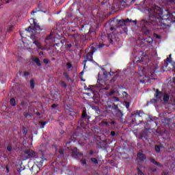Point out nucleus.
I'll return each mask as SVG.
<instances>
[{"instance_id":"obj_1","label":"nucleus","mask_w":175,"mask_h":175,"mask_svg":"<svg viewBox=\"0 0 175 175\" xmlns=\"http://www.w3.org/2000/svg\"><path fill=\"white\" fill-rule=\"evenodd\" d=\"M149 16L140 21V25L146 29H163L167 32L170 29V26L163 23V19H161L163 12L162 8L150 4L146 7Z\"/></svg>"},{"instance_id":"obj_2","label":"nucleus","mask_w":175,"mask_h":175,"mask_svg":"<svg viewBox=\"0 0 175 175\" xmlns=\"http://www.w3.org/2000/svg\"><path fill=\"white\" fill-rule=\"evenodd\" d=\"M29 23L31 26H29L26 31L30 33V38L32 39V40L39 39V33H40L42 29H40V27L38 25V23H36V19L31 18Z\"/></svg>"},{"instance_id":"obj_3","label":"nucleus","mask_w":175,"mask_h":175,"mask_svg":"<svg viewBox=\"0 0 175 175\" xmlns=\"http://www.w3.org/2000/svg\"><path fill=\"white\" fill-rule=\"evenodd\" d=\"M154 71V70H148L146 72V68L144 67H139L138 76L139 77H153Z\"/></svg>"},{"instance_id":"obj_4","label":"nucleus","mask_w":175,"mask_h":175,"mask_svg":"<svg viewBox=\"0 0 175 175\" xmlns=\"http://www.w3.org/2000/svg\"><path fill=\"white\" fill-rule=\"evenodd\" d=\"M105 85H107V82L105 81V80L99 79L97 81L96 86L98 88H102L105 87Z\"/></svg>"},{"instance_id":"obj_5","label":"nucleus","mask_w":175,"mask_h":175,"mask_svg":"<svg viewBox=\"0 0 175 175\" xmlns=\"http://www.w3.org/2000/svg\"><path fill=\"white\" fill-rule=\"evenodd\" d=\"M94 55V52H90L86 55V59L83 62L84 64V68H85V64L88 62V61L91 62L92 61V55Z\"/></svg>"},{"instance_id":"obj_6","label":"nucleus","mask_w":175,"mask_h":175,"mask_svg":"<svg viewBox=\"0 0 175 175\" xmlns=\"http://www.w3.org/2000/svg\"><path fill=\"white\" fill-rule=\"evenodd\" d=\"M88 90L89 91H90V93H87L86 94L88 95V96H91V94H92L93 96H95V95H96V94H98L97 92H96L94 90V87L93 86H90V88H88Z\"/></svg>"},{"instance_id":"obj_7","label":"nucleus","mask_w":175,"mask_h":175,"mask_svg":"<svg viewBox=\"0 0 175 175\" xmlns=\"http://www.w3.org/2000/svg\"><path fill=\"white\" fill-rule=\"evenodd\" d=\"M25 154L28 155L29 158H33L36 157V153L31 150H27L25 151Z\"/></svg>"},{"instance_id":"obj_8","label":"nucleus","mask_w":175,"mask_h":175,"mask_svg":"<svg viewBox=\"0 0 175 175\" xmlns=\"http://www.w3.org/2000/svg\"><path fill=\"white\" fill-rule=\"evenodd\" d=\"M143 61H144V57H135L134 59V62H136V64H140Z\"/></svg>"},{"instance_id":"obj_9","label":"nucleus","mask_w":175,"mask_h":175,"mask_svg":"<svg viewBox=\"0 0 175 175\" xmlns=\"http://www.w3.org/2000/svg\"><path fill=\"white\" fill-rule=\"evenodd\" d=\"M119 23H123L124 24H126V23H135L136 24L137 21L129 20V18H127L126 20L122 19V20L119 21Z\"/></svg>"},{"instance_id":"obj_10","label":"nucleus","mask_w":175,"mask_h":175,"mask_svg":"<svg viewBox=\"0 0 175 175\" xmlns=\"http://www.w3.org/2000/svg\"><path fill=\"white\" fill-rule=\"evenodd\" d=\"M137 158L139 161H144L146 159V156L143 153L139 152L137 154Z\"/></svg>"},{"instance_id":"obj_11","label":"nucleus","mask_w":175,"mask_h":175,"mask_svg":"<svg viewBox=\"0 0 175 175\" xmlns=\"http://www.w3.org/2000/svg\"><path fill=\"white\" fill-rule=\"evenodd\" d=\"M33 44H36V46L40 50H43V48H42V46L40 45V42L38 41V40H35L33 41Z\"/></svg>"},{"instance_id":"obj_12","label":"nucleus","mask_w":175,"mask_h":175,"mask_svg":"<svg viewBox=\"0 0 175 175\" xmlns=\"http://www.w3.org/2000/svg\"><path fill=\"white\" fill-rule=\"evenodd\" d=\"M72 155L75 158H77L79 157V150H77L76 148H74V150H72Z\"/></svg>"},{"instance_id":"obj_13","label":"nucleus","mask_w":175,"mask_h":175,"mask_svg":"<svg viewBox=\"0 0 175 175\" xmlns=\"http://www.w3.org/2000/svg\"><path fill=\"white\" fill-rule=\"evenodd\" d=\"M36 161L37 162V163H38V166H42L44 160L42 159H37Z\"/></svg>"},{"instance_id":"obj_14","label":"nucleus","mask_w":175,"mask_h":175,"mask_svg":"<svg viewBox=\"0 0 175 175\" xmlns=\"http://www.w3.org/2000/svg\"><path fill=\"white\" fill-rule=\"evenodd\" d=\"M33 61L38 65V66H40L41 64H40V60H39V58L34 57L33 58Z\"/></svg>"},{"instance_id":"obj_15","label":"nucleus","mask_w":175,"mask_h":175,"mask_svg":"<svg viewBox=\"0 0 175 175\" xmlns=\"http://www.w3.org/2000/svg\"><path fill=\"white\" fill-rule=\"evenodd\" d=\"M144 42H145V43H152V39L150 37H148L144 40Z\"/></svg>"},{"instance_id":"obj_16","label":"nucleus","mask_w":175,"mask_h":175,"mask_svg":"<svg viewBox=\"0 0 175 175\" xmlns=\"http://www.w3.org/2000/svg\"><path fill=\"white\" fill-rule=\"evenodd\" d=\"M30 88H31V90H33V88H35V81L33 79H31L30 81Z\"/></svg>"},{"instance_id":"obj_17","label":"nucleus","mask_w":175,"mask_h":175,"mask_svg":"<svg viewBox=\"0 0 175 175\" xmlns=\"http://www.w3.org/2000/svg\"><path fill=\"white\" fill-rule=\"evenodd\" d=\"M163 99L164 102H169V95L164 94Z\"/></svg>"},{"instance_id":"obj_18","label":"nucleus","mask_w":175,"mask_h":175,"mask_svg":"<svg viewBox=\"0 0 175 175\" xmlns=\"http://www.w3.org/2000/svg\"><path fill=\"white\" fill-rule=\"evenodd\" d=\"M14 27V26L13 25H10L8 28H7V31L8 32H12V31H13V28Z\"/></svg>"},{"instance_id":"obj_19","label":"nucleus","mask_w":175,"mask_h":175,"mask_svg":"<svg viewBox=\"0 0 175 175\" xmlns=\"http://www.w3.org/2000/svg\"><path fill=\"white\" fill-rule=\"evenodd\" d=\"M10 102L12 106H16V100L14 98H11Z\"/></svg>"},{"instance_id":"obj_20","label":"nucleus","mask_w":175,"mask_h":175,"mask_svg":"<svg viewBox=\"0 0 175 175\" xmlns=\"http://www.w3.org/2000/svg\"><path fill=\"white\" fill-rule=\"evenodd\" d=\"M72 38H73V39H75V40H77V39L79 38V34L75 33V34H72L71 35Z\"/></svg>"},{"instance_id":"obj_21","label":"nucleus","mask_w":175,"mask_h":175,"mask_svg":"<svg viewBox=\"0 0 175 175\" xmlns=\"http://www.w3.org/2000/svg\"><path fill=\"white\" fill-rule=\"evenodd\" d=\"M91 161L95 165H98V160L96 158H92Z\"/></svg>"},{"instance_id":"obj_22","label":"nucleus","mask_w":175,"mask_h":175,"mask_svg":"<svg viewBox=\"0 0 175 175\" xmlns=\"http://www.w3.org/2000/svg\"><path fill=\"white\" fill-rule=\"evenodd\" d=\"M157 94H156V98H157V99H161V97L159 96V94H161V92H159V90H156Z\"/></svg>"},{"instance_id":"obj_23","label":"nucleus","mask_w":175,"mask_h":175,"mask_svg":"<svg viewBox=\"0 0 175 175\" xmlns=\"http://www.w3.org/2000/svg\"><path fill=\"white\" fill-rule=\"evenodd\" d=\"M150 162H152V163H154V165H157V166H160L159 163L152 159H150Z\"/></svg>"},{"instance_id":"obj_24","label":"nucleus","mask_w":175,"mask_h":175,"mask_svg":"<svg viewBox=\"0 0 175 175\" xmlns=\"http://www.w3.org/2000/svg\"><path fill=\"white\" fill-rule=\"evenodd\" d=\"M172 2H174V0H164V3H165V5L167 3H172Z\"/></svg>"},{"instance_id":"obj_25","label":"nucleus","mask_w":175,"mask_h":175,"mask_svg":"<svg viewBox=\"0 0 175 175\" xmlns=\"http://www.w3.org/2000/svg\"><path fill=\"white\" fill-rule=\"evenodd\" d=\"M170 18H173L174 20H175V12L170 14Z\"/></svg>"},{"instance_id":"obj_26","label":"nucleus","mask_w":175,"mask_h":175,"mask_svg":"<svg viewBox=\"0 0 175 175\" xmlns=\"http://www.w3.org/2000/svg\"><path fill=\"white\" fill-rule=\"evenodd\" d=\"M155 151L157 152H159L161 151V148H159V146H156L155 147Z\"/></svg>"},{"instance_id":"obj_27","label":"nucleus","mask_w":175,"mask_h":175,"mask_svg":"<svg viewBox=\"0 0 175 175\" xmlns=\"http://www.w3.org/2000/svg\"><path fill=\"white\" fill-rule=\"evenodd\" d=\"M114 92L113 90H111L109 94H108V96H112V95H114Z\"/></svg>"},{"instance_id":"obj_28","label":"nucleus","mask_w":175,"mask_h":175,"mask_svg":"<svg viewBox=\"0 0 175 175\" xmlns=\"http://www.w3.org/2000/svg\"><path fill=\"white\" fill-rule=\"evenodd\" d=\"M113 100H114L115 102H120V98H118L114 96V97H113Z\"/></svg>"},{"instance_id":"obj_29","label":"nucleus","mask_w":175,"mask_h":175,"mask_svg":"<svg viewBox=\"0 0 175 175\" xmlns=\"http://www.w3.org/2000/svg\"><path fill=\"white\" fill-rule=\"evenodd\" d=\"M87 116V112H85V111H83V113H82V117L84 118H85Z\"/></svg>"},{"instance_id":"obj_30","label":"nucleus","mask_w":175,"mask_h":175,"mask_svg":"<svg viewBox=\"0 0 175 175\" xmlns=\"http://www.w3.org/2000/svg\"><path fill=\"white\" fill-rule=\"evenodd\" d=\"M8 151H12V146H8L7 148Z\"/></svg>"},{"instance_id":"obj_31","label":"nucleus","mask_w":175,"mask_h":175,"mask_svg":"<svg viewBox=\"0 0 175 175\" xmlns=\"http://www.w3.org/2000/svg\"><path fill=\"white\" fill-rule=\"evenodd\" d=\"M67 68H68V69H70V68H72V64H70V63H68Z\"/></svg>"},{"instance_id":"obj_32","label":"nucleus","mask_w":175,"mask_h":175,"mask_svg":"<svg viewBox=\"0 0 175 175\" xmlns=\"http://www.w3.org/2000/svg\"><path fill=\"white\" fill-rule=\"evenodd\" d=\"M61 85L62 87H66V83H65L64 81H62Z\"/></svg>"},{"instance_id":"obj_33","label":"nucleus","mask_w":175,"mask_h":175,"mask_svg":"<svg viewBox=\"0 0 175 175\" xmlns=\"http://www.w3.org/2000/svg\"><path fill=\"white\" fill-rule=\"evenodd\" d=\"M41 124L42 125V128H44V125H46V124H47V122H43Z\"/></svg>"},{"instance_id":"obj_34","label":"nucleus","mask_w":175,"mask_h":175,"mask_svg":"<svg viewBox=\"0 0 175 175\" xmlns=\"http://www.w3.org/2000/svg\"><path fill=\"white\" fill-rule=\"evenodd\" d=\"M120 5H122V6H125V1H120Z\"/></svg>"},{"instance_id":"obj_35","label":"nucleus","mask_w":175,"mask_h":175,"mask_svg":"<svg viewBox=\"0 0 175 175\" xmlns=\"http://www.w3.org/2000/svg\"><path fill=\"white\" fill-rule=\"evenodd\" d=\"M81 165H85V163H86L85 160H82L81 161Z\"/></svg>"},{"instance_id":"obj_36","label":"nucleus","mask_w":175,"mask_h":175,"mask_svg":"<svg viewBox=\"0 0 175 175\" xmlns=\"http://www.w3.org/2000/svg\"><path fill=\"white\" fill-rule=\"evenodd\" d=\"M111 135L112 136H116V132L111 131Z\"/></svg>"},{"instance_id":"obj_37","label":"nucleus","mask_w":175,"mask_h":175,"mask_svg":"<svg viewBox=\"0 0 175 175\" xmlns=\"http://www.w3.org/2000/svg\"><path fill=\"white\" fill-rule=\"evenodd\" d=\"M66 46L68 47L69 49H70V47H72V44H67Z\"/></svg>"},{"instance_id":"obj_38","label":"nucleus","mask_w":175,"mask_h":175,"mask_svg":"<svg viewBox=\"0 0 175 175\" xmlns=\"http://www.w3.org/2000/svg\"><path fill=\"white\" fill-rule=\"evenodd\" d=\"M55 107H57V105L55 104L52 105V109H55Z\"/></svg>"},{"instance_id":"obj_39","label":"nucleus","mask_w":175,"mask_h":175,"mask_svg":"<svg viewBox=\"0 0 175 175\" xmlns=\"http://www.w3.org/2000/svg\"><path fill=\"white\" fill-rule=\"evenodd\" d=\"M44 62L45 64H49V61H47V59H44Z\"/></svg>"},{"instance_id":"obj_40","label":"nucleus","mask_w":175,"mask_h":175,"mask_svg":"<svg viewBox=\"0 0 175 175\" xmlns=\"http://www.w3.org/2000/svg\"><path fill=\"white\" fill-rule=\"evenodd\" d=\"M50 39H51V36H48V37L46 38V40H50Z\"/></svg>"},{"instance_id":"obj_41","label":"nucleus","mask_w":175,"mask_h":175,"mask_svg":"<svg viewBox=\"0 0 175 175\" xmlns=\"http://www.w3.org/2000/svg\"><path fill=\"white\" fill-rule=\"evenodd\" d=\"M156 38H157V39H161V36H158V35H156Z\"/></svg>"},{"instance_id":"obj_42","label":"nucleus","mask_w":175,"mask_h":175,"mask_svg":"<svg viewBox=\"0 0 175 175\" xmlns=\"http://www.w3.org/2000/svg\"><path fill=\"white\" fill-rule=\"evenodd\" d=\"M25 76H29V72H25Z\"/></svg>"},{"instance_id":"obj_43","label":"nucleus","mask_w":175,"mask_h":175,"mask_svg":"<svg viewBox=\"0 0 175 175\" xmlns=\"http://www.w3.org/2000/svg\"><path fill=\"white\" fill-rule=\"evenodd\" d=\"M39 55H43V52H42V51L40 52Z\"/></svg>"},{"instance_id":"obj_44","label":"nucleus","mask_w":175,"mask_h":175,"mask_svg":"<svg viewBox=\"0 0 175 175\" xmlns=\"http://www.w3.org/2000/svg\"><path fill=\"white\" fill-rule=\"evenodd\" d=\"M6 170H7V173H9V168L8 167H6Z\"/></svg>"},{"instance_id":"obj_45","label":"nucleus","mask_w":175,"mask_h":175,"mask_svg":"<svg viewBox=\"0 0 175 175\" xmlns=\"http://www.w3.org/2000/svg\"><path fill=\"white\" fill-rule=\"evenodd\" d=\"M36 12H37V11H32L31 14H32V13H36Z\"/></svg>"},{"instance_id":"obj_46","label":"nucleus","mask_w":175,"mask_h":175,"mask_svg":"<svg viewBox=\"0 0 175 175\" xmlns=\"http://www.w3.org/2000/svg\"><path fill=\"white\" fill-rule=\"evenodd\" d=\"M104 89L109 90V87H105Z\"/></svg>"},{"instance_id":"obj_47","label":"nucleus","mask_w":175,"mask_h":175,"mask_svg":"<svg viewBox=\"0 0 175 175\" xmlns=\"http://www.w3.org/2000/svg\"><path fill=\"white\" fill-rule=\"evenodd\" d=\"M100 47H103L102 45H98V48L100 49Z\"/></svg>"},{"instance_id":"obj_48","label":"nucleus","mask_w":175,"mask_h":175,"mask_svg":"<svg viewBox=\"0 0 175 175\" xmlns=\"http://www.w3.org/2000/svg\"><path fill=\"white\" fill-rule=\"evenodd\" d=\"M167 59L169 61V62H170V59H169V57H167Z\"/></svg>"},{"instance_id":"obj_49","label":"nucleus","mask_w":175,"mask_h":175,"mask_svg":"<svg viewBox=\"0 0 175 175\" xmlns=\"http://www.w3.org/2000/svg\"><path fill=\"white\" fill-rule=\"evenodd\" d=\"M114 29V28L111 27V31H113Z\"/></svg>"},{"instance_id":"obj_50","label":"nucleus","mask_w":175,"mask_h":175,"mask_svg":"<svg viewBox=\"0 0 175 175\" xmlns=\"http://www.w3.org/2000/svg\"><path fill=\"white\" fill-rule=\"evenodd\" d=\"M174 84H175V78H174Z\"/></svg>"},{"instance_id":"obj_51","label":"nucleus","mask_w":175,"mask_h":175,"mask_svg":"<svg viewBox=\"0 0 175 175\" xmlns=\"http://www.w3.org/2000/svg\"><path fill=\"white\" fill-rule=\"evenodd\" d=\"M124 94H125L126 95H127L126 92H124Z\"/></svg>"},{"instance_id":"obj_52","label":"nucleus","mask_w":175,"mask_h":175,"mask_svg":"<svg viewBox=\"0 0 175 175\" xmlns=\"http://www.w3.org/2000/svg\"><path fill=\"white\" fill-rule=\"evenodd\" d=\"M111 81H115V80H114V79H112Z\"/></svg>"},{"instance_id":"obj_53","label":"nucleus","mask_w":175,"mask_h":175,"mask_svg":"<svg viewBox=\"0 0 175 175\" xmlns=\"http://www.w3.org/2000/svg\"><path fill=\"white\" fill-rule=\"evenodd\" d=\"M38 116H40V113H38Z\"/></svg>"},{"instance_id":"obj_54","label":"nucleus","mask_w":175,"mask_h":175,"mask_svg":"<svg viewBox=\"0 0 175 175\" xmlns=\"http://www.w3.org/2000/svg\"><path fill=\"white\" fill-rule=\"evenodd\" d=\"M140 53V54H143V52H139Z\"/></svg>"},{"instance_id":"obj_55","label":"nucleus","mask_w":175,"mask_h":175,"mask_svg":"<svg viewBox=\"0 0 175 175\" xmlns=\"http://www.w3.org/2000/svg\"><path fill=\"white\" fill-rule=\"evenodd\" d=\"M117 79V77H114V79Z\"/></svg>"},{"instance_id":"obj_56","label":"nucleus","mask_w":175,"mask_h":175,"mask_svg":"<svg viewBox=\"0 0 175 175\" xmlns=\"http://www.w3.org/2000/svg\"><path fill=\"white\" fill-rule=\"evenodd\" d=\"M170 57H172V55H170Z\"/></svg>"},{"instance_id":"obj_57","label":"nucleus","mask_w":175,"mask_h":175,"mask_svg":"<svg viewBox=\"0 0 175 175\" xmlns=\"http://www.w3.org/2000/svg\"><path fill=\"white\" fill-rule=\"evenodd\" d=\"M103 75H105V72H103Z\"/></svg>"}]
</instances>
